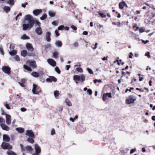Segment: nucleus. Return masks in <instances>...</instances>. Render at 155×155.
<instances>
[{
	"label": "nucleus",
	"instance_id": "16",
	"mask_svg": "<svg viewBox=\"0 0 155 155\" xmlns=\"http://www.w3.org/2000/svg\"><path fill=\"white\" fill-rule=\"evenodd\" d=\"M42 12V10L41 9H35L34 10L33 13L34 15L35 16H37L38 15L40 14Z\"/></svg>",
	"mask_w": 155,
	"mask_h": 155
},
{
	"label": "nucleus",
	"instance_id": "3",
	"mask_svg": "<svg viewBox=\"0 0 155 155\" xmlns=\"http://www.w3.org/2000/svg\"><path fill=\"white\" fill-rule=\"evenodd\" d=\"M137 99V97L134 95H131L127 99L126 102L127 104H129L134 103Z\"/></svg>",
	"mask_w": 155,
	"mask_h": 155
},
{
	"label": "nucleus",
	"instance_id": "52",
	"mask_svg": "<svg viewBox=\"0 0 155 155\" xmlns=\"http://www.w3.org/2000/svg\"><path fill=\"white\" fill-rule=\"evenodd\" d=\"M55 34L57 37L59 36L60 35L58 33V31L57 30H56L55 31Z\"/></svg>",
	"mask_w": 155,
	"mask_h": 155
},
{
	"label": "nucleus",
	"instance_id": "56",
	"mask_svg": "<svg viewBox=\"0 0 155 155\" xmlns=\"http://www.w3.org/2000/svg\"><path fill=\"white\" fill-rule=\"evenodd\" d=\"M51 135H53L55 134V131L54 129L51 130Z\"/></svg>",
	"mask_w": 155,
	"mask_h": 155
},
{
	"label": "nucleus",
	"instance_id": "18",
	"mask_svg": "<svg viewBox=\"0 0 155 155\" xmlns=\"http://www.w3.org/2000/svg\"><path fill=\"white\" fill-rule=\"evenodd\" d=\"M0 126L2 129L4 130L8 131L9 130V127L4 123L3 124H1Z\"/></svg>",
	"mask_w": 155,
	"mask_h": 155
},
{
	"label": "nucleus",
	"instance_id": "12",
	"mask_svg": "<svg viewBox=\"0 0 155 155\" xmlns=\"http://www.w3.org/2000/svg\"><path fill=\"white\" fill-rule=\"evenodd\" d=\"M26 49L30 51H32L34 50V48L32 45L29 43H27L26 44Z\"/></svg>",
	"mask_w": 155,
	"mask_h": 155
},
{
	"label": "nucleus",
	"instance_id": "55",
	"mask_svg": "<svg viewBox=\"0 0 155 155\" xmlns=\"http://www.w3.org/2000/svg\"><path fill=\"white\" fill-rule=\"evenodd\" d=\"M139 31L141 33L144 32V31L145 30L143 28H140L139 29Z\"/></svg>",
	"mask_w": 155,
	"mask_h": 155
},
{
	"label": "nucleus",
	"instance_id": "51",
	"mask_svg": "<svg viewBox=\"0 0 155 155\" xmlns=\"http://www.w3.org/2000/svg\"><path fill=\"white\" fill-rule=\"evenodd\" d=\"M5 106L7 109H8V110H9L10 109V107L9 106V105L8 104H7V103L5 105Z\"/></svg>",
	"mask_w": 155,
	"mask_h": 155
},
{
	"label": "nucleus",
	"instance_id": "20",
	"mask_svg": "<svg viewBox=\"0 0 155 155\" xmlns=\"http://www.w3.org/2000/svg\"><path fill=\"white\" fill-rule=\"evenodd\" d=\"M3 140L6 142H8L10 140L9 137L6 135L4 134L3 135Z\"/></svg>",
	"mask_w": 155,
	"mask_h": 155
},
{
	"label": "nucleus",
	"instance_id": "47",
	"mask_svg": "<svg viewBox=\"0 0 155 155\" xmlns=\"http://www.w3.org/2000/svg\"><path fill=\"white\" fill-rule=\"evenodd\" d=\"M15 46L12 45H10L9 47V48L11 51L13 50H14Z\"/></svg>",
	"mask_w": 155,
	"mask_h": 155
},
{
	"label": "nucleus",
	"instance_id": "64",
	"mask_svg": "<svg viewBox=\"0 0 155 155\" xmlns=\"http://www.w3.org/2000/svg\"><path fill=\"white\" fill-rule=\"evenodd\" d=\"M74 46L75 47H77L78 46V44L77 42H75L74 44Z\"/></svg>",
	"mask_w": 155,
	"mask_h": 155
},
{
	"label": "nucleus",
	"instance_id": "49",
	"mask_svg": "<svg viewBox=\"0 0 155 155\" xmlns=\"http://www.w3.org/2000/svg\"><path fill=\"white\" fill-rule=\"evenodd\" d=\"M76 70L80 72H82L83 71L82 69L81 68H76Z\"/></svg>",
	"mask_w": 155,
	"mask_h": 155
},
{
	"label": "nucleus",
	"instance_id": "63",
	"mask_svg": "<svg viewBox=\"0 0 155 155\" xmlns=\"http://www.w3.org/2000/svg\"><path fill=\"white\" fill-rule=\"evenodd\" d=\"M19 84L22 87H24L25 85L23 84V83H21V82H18Z\"/></svg>",
	"mask_w": 155,
	"mask_h": 155
},
{
	"label": "nucleus",
	"instance_id": "39",
	"mask_svg": "<svg viewBox=\"0 0 155 155\" xmlns=\"http://www.w3.org/2000/svg\"><path fill=\"white\" fill-rule=\"evenodd\" d=\"M138 75L139 76V81H142L144 79V78L143 77V75L140 74H138Z\"/></svg>",
	"mask_w": 155,
	"mask_h": 155
},
{
	"label": "nucleus",
	"instance_id": "53",
	"mask_svg": "<svg viewBox=\"0 0 155 155\" xmlns=\"http://www.w3.org/2000/svg\"><path fill=\"white\" fill-rule=\"evenodd\" d=\"M71 28L73 30H76L77 29V27L73 25H71Z\"/></svg>",
	"mask_w": 155,
	"mask_h": 155
},
{
	"label": "nucleus",
	"instance_id": "57",
	"mask_svg": "<svg viewBox=\"0 0 155 155\" xmlns=\"http://www.w3.org/2000/svg\"><path fill=\"white\" fill-rule=\"evenodd\" d=\"M22 15V14L21 13H20L18 14L17 16L15 17V20H17V19H18V17H19V16H21Z\"/></svg>",
	"mask_w": 155,
	"mask_h": 155
},
{
	"label": "nucleus",
	"instance_id": "38",
	"mask_svg": "<svg viewBox=\"0 0 155 155\" xmlns=\"http://www.w3.org/2000/svg\"><path fill=\"white\" fill-rule=\"evenodd\" d=\"M58 53L57 52H55L53 53V57L57 58L58 57Z\"/></svg>",
	"mask_w": 155,
	"mask_h": 155
},
{
	"label": "nucleus",
	"instance_id": "5",
	"mask_svg": "<svg viewBox=\"0 0 155 155\" xmlns=\"http://www.w3.org/2000/svg\"><path fill=\"white\" fill-rule=\"evenodd\" d=\"M34 147L35 153H33L32 155H39V153L41 151L40 147L37 144H35L34 145Z\"/></svg>",
	"mask_w": 155,
	"mask_h": 155
},
{
	"label": "nucleus",
	"instance_id": "61",
	"mask_svg": "<svg viewBox=\"0 0 155 155\" xmlns=\"http://www.w3.org/2000/svg\"><path fill=\"white\" fill-rule=\"evenodd\" d=\"M98 45V43H96L95 44V46L93 48V50L96 49L97 47V45Z\"/></svg>",
	"mask_w": 155,
	"mask_h": 155
},
{
	"label": "nucleus",
	"instance_id": "8",
	"mask_svg": "<svg viewBox=\"0 0 155 155\" xmlns=\"http://www.w3.org/2000/svg\"><path fill=\"white\" fill-rule=\"evenodd\" d=\"M111 98L112 97L111 94L110 93H107L103 94L102 99L104 101H105L107 99V97Z\"/></svg>",
	"mask_w": 155,
	"mask_h": 155
},
{
	"label": "nucleus",
	"instance_id": "34",
	"mask_svg": "<svg viewBox=\"0 0 155 155\" xmlns=\"http://www.w3.org/2000/svg\"><path fill=\"white\" fill-rule=\"evenodd\" d=\"M47 17V15L46 14H44L40 18V19L41 20H44L46 19Z\"/></svg>",
	"mask_w": 155,
	"mask_h": 155
},
{
	"label": "nucleus",
	"instance_id": "15",
	"mask_svg": "<svg viewBox=\"0 0 155 155\" xmlns=\"http://www.w3.org/2000/svg\"><path fill=\"white\" fill-rule=\"evenodd\" d=\"M36 33L39 35H41L42 33V31L40 26H38L35 30Z\"/></svg>",
	"mask_w": 155,
	"mask_h": 155
},
{
	"label": "nucleus",
	"instance_id": "24",
	"mask_svg": "<svg viewBox=\"0 0 155 155\" xmlns=\"http://www.w3.org/2000/svg\"><path fill=\"white\" fill-rule=\"evenodd\" d=\"M6 153L8 155H17L14 152L11 150H8Z\"/></svg>",
	"mask_w": 155,
	"mask_h": 155
},
{
	"label": "nucleus",
	"instance_id": "13",
	"mask_svg": "<svg viewBox=\"0 0 155 155\" xmlns=\"http://www.w3.org/2000/svg\"><path fill=\"white\" fill-rule=\"evenodd\" d=\"M47 62L49 64L53 67L56 66V63L54 60L52 59H48L47 60Z\"/></svg>",
	"mask_w": 155,
	"mask_h": 155
},
{
	"label": "nucleus",
	"instance_id": "2",
	"mask_svg": "<svg viewBox=\"0 0 155 155\" xmlns=\"http://www.w3.org/2000/svg\"><path fill=\"white\" fill-rule=\"evenodd\" d=\"M85 77L84 75L82 74L81 76L75 75L73 77V79L74 81H83L85 80Z\"/></svg>",
	"mask_w": 155,
	"mask_h": 155
},
{
	"label": "nucleus",
	"instance_id": "40",
	"mask_svg": "<svg viewBox=\"0 0 155 155\" xmlns=\"http://www.w3.org/2000/svg\"><path fill=\"white\" fill-rule=\"evenodd\" d=\"M5 122V120L2 117H0V125H1V124H3Z\"/></svg>",
	"mask_w": 155,
	"mask_h": 155
},
{
	"label": "nucleus",
	"instance_id": "41",
	"mask_svg": "<svg viewBox=\"0 0 155 155\" xmlns=\"http://www.w3.org/2000/svg\"><path fill=\"white\" fill-rule=\"evenodd\" d=\"M98 14L102 18H105L106 17V15L105 14L103 13L99 12Z\"/></svg>",
	"mask_w": 155,
	"mask_h": 155
},
{
	"label": "nucleus",
	"instance_id": "46",
	"mask_svg": "<svg viewBox=\"0 0 155 155\" xmlns=\"http://www.w3.org/2000/svg\"><path fill=\"white\" fill-rule=\"evenodd\" d=\"M139 28V27H137L136 25H135L133 26V28L136 31Z\"/></svg>",
	"mask_w": 155,
	"mask_h": 155
},
{
	"label": "nucleus",
	"instance_id": "25",
	"mask_svg": "<svg viewBox=\"0 0 155 155\" xmlns=\"http://www.w3.org/2000/svg\"><path fill=\"white\" fill-rule=\"evenodd\" d=\"M6 3L11 5H13L15 3V1L14 0H9Z\"/></svg>",
	"mask_w": 155,
	"mask_h": 155
},
{
	"label": "nucleus",
	"instance_id": "35",
	"mask_svg": "<svg viewBox=\"0 0 155 155\" xmlns=\"http://www.w3.org/2000/svg\"><path fill=\"white\" fill-rule=\"evenodd\" d=\"M24 68L26 69V70L29 71H31L32 69L31 68L25 65H24Z\"/></svg>",
	"mask_w": 155,
	"mask_h": 155
},
{
	"label": "nucleus",
	"instance_id": "28",
	"mask_svg": "<svg viewBox=\"0 0 155 155\" xmlns=\"http://www.w3.org/2000/svg\"><path fill=\"white\" fill-rule=\"evenodd\" d=\"M25 149L27 151L29 152L32 151L33 150V149L32 147L30 146H26L25 147Z\"/></svg>",
	"mask_w": 155,
	"mask_h": 155
},
{
	"label": "nucleus",
	"instance_id": "50",
	"mask_svg": "<svg viewBox=\"0 0 155 155\" xmlns=\"http://www.w3.org/2000/svg\"><path fill=\"white\" fill-rule=\"evenodd\" d=\"M87 92L89 93L90 95H91L92 93V90L90 89H88L87 90Z\"/></svg>",
	"mask_w": 155,
	"mask_h": 155
},
{
	"label": "nucleus",
	"instance_id": "45",
	"mask_svg": "<svg viewBox=\"0 0 155 155\" xmlns=\"http://www.w3.org/2000/svg\"><path fill=\"white\" fill-rule=\"evenodd\" d=\"M87 70L88 71V72H89L90 74H93V72L92 70L91 69L89 68H87Z\"/></svg>",
	"mask_w": 155,
	"mask_h": 155
},
{
	"label": "nucleus",
	"instance_id": "44",
	"mask_svg": "<svg viewBox=\"0 0 155 155\" xmlns=\"http://www.w3.org/2000/svg\"><path fill=\"white\" fill-rule=\"evenodd\" d=\"M55 71L57 72L58 74H60V71L58 67H56L55 68Z\"/></svg>",
	"mask_w": 155,
	"mask_h": 155
},
{
	"label": "nucleus",
	"instance_id": "10",
	"mask_svg": "<svg viewBox=\"0 0 155 155\" xmlns=\"http://www.w3.org/2000/svg\"><path fill=\"white\" fill-rule=\"evenodd\" d=\"M57 79L54 76H49L48 78L46 79V81L49 83H51L52 81L55 82L57 81Z\"/></svg>",
	"mask_w": 155,
	"mask_h": 155
},
{
	"label": "nucleus",
	"instance_id": "48",
	"mask_svg": "<svg viewBox=\"0 0 155 155\" xmlns=\"http://www.w3.org/2000/svg\"><path fill=\"white\" fill-rule=\"evenodd\" d=\"M64 28L63 25H61L58 28V29L59 30H62Z\"/></svg>",
	"mask_w": 155,
	"mask_h": 155
},
{
	"label": "nucleus",
	"instance_id": "54",
	"mask_svg": "<svg viewBox=\"0 0 155 155\" xmlns=\"http://www.w3.org/2000/svg\"><path fill=\"white\" fill-rule=\"evenodd\" d=\"M145 56H147L148 58H150V53L149 52H147V53H146L145 54Z\"/></svg>",
	"mask_w": 155,
	"mask_h": 155
},
{
	"label": "nucleus",
	"instance_id": "29",
	"mask_svg": "<svg viewBox=\"0 0 155 155\" xmlns=\"http://www.w3.org/2000/svg\"><path fill=\"white\" fill-rule=\"evenodd\" d=\"M34 138L30 137L28 138L27 141L30 143H33L34 142V140L33 139Z\"/></svg>",
	"mask_w": 155,
	"mask_h": 155
},
{
	"label": "nucleus",
	"instance_id": "43",
	"mask_svg": "<svg viewBox=\"0 0 155 155\" xmlns=\"http://www.w3.org/2000/svg\"><path fill=\"white\" fill-rule=\"evenodd\" d=\"M14 58L17 61H19L20 60V58L19 56L17 55H16L14 57Z\"/></svg>",
	"mask_w": 155,
	"mask_h": 155
},
{
	"label": "nucleus",
	"instance_id": "4",
	"mask_svg": "<svg viewBox=\"0 0 155 155\" xmlns=\"http://www.w3.org/2000/svg\"><path fill=\"white\" fill-rule=\"evenodd\" d=\"M33 86L32 91L33 94H38V93L41 91L40 87L35 84H33Z\"/></svg>",
	"mask_w": 155,
	"mask_h": 155
},
{
	"label": "nucleus",
	"instance_id": "60",
	"mask_svg": "<svg viewBox=\"0 0 155 155\" xmlns=\"http://www.w3.org/2000/svg\"><path fill=\"white\" fill-rule=\"evenodd\" d=\"M136 150V149H132L130 151V153L132 154Z\"/></svg>",
	"mask_w": 155,
	"mask_h": 155
},
{
	"label": "nucleus",
	"instance_id": "22",
	"mask_svg": "<svg viewBox=\"0 0 155 155\" xmlns=\"http://www.w3.org/2000/svg\"><path fill=\"white\" fill-rule=\"evenodd\" d=\"M3 10L6 13H8L10 11V8L8 6H5L3 8Z\"/></svg>",
	"mask_w": 155,
	"mask_h": 155
},
{
	"label": "nucleus",
	"instance_id": "32",
	"mask_svg": "<svg viewBox=\"0 0 155 155\" xmlns=\"http://www.w3.org/2000/svg\"><path fill=\"white\" fill-rule=\"evenodd\" d=\"M125 3L124 2H120L119 4V7L120 9H123Z\"/></svg>",
	"mask_w": 155,
	"mask_h": 155
},
{
	"label": "nucleus",
	"instance_id": "58",
	"mask_svg": "<svg viewBox=\"0 0 155 155\" xmlns=\"http://www.w3.org/2000/svg\"><path fill=\"white\" fill-rule=\"evenodd\" d=\"M28 3L27 2H26L25 4H22L21 5V6L24 8L26 7V5H28Z\"/></svg>",
	"mask_w": 155,
	"mask_h": 155
},
{
	"label": "nucleus",
	"instance_id": "9",
	"mask_svg": "<svg viewBox=\"0 0 155 155\" xmlns=\"http://www.w3.org/2000/svg\"><path fill=\"white\" fill-rule=\"evenodd\" d=\"M26 63L33 68H35L36 67L35 62L34 61L28 60L27 61Z\"/></svg>",
	"mask_w": 155,
	"mask_h": 155
},
{
	"label": "nucleus",
	"instance_id": "1",
	"mask_svg": "<svg viewBox=\"0 0 155 155\" xmlns=\"http://www.w3.org/2000/svg\"><path fill=\"white\" fill-rule=\"evenodd\" d=\"M24 20L25 23L23 25V30H29L33 26L34 24L40 26V23L37 20H34L33 17L30 15H26Z\"/></svg>",
	"mask_w": 155,
	"mask_h": 155
},
{
	"label": "nucleus",
	"instance_id": "27",
	"mask_svg": "<svg viewBox=\"0 0 155 155\" xmlns=\"http://www.w3.org/2000/svg\"><path fill=\"white\" fill-rule=\"evenodd\" d=\"M21 56L25 57L27 54V52L26 50H23L21 51Z\"/></svg>",
	"mask_w": 155,
	"mask_h": 155
},
{
	"label": "nucleus",
	"instance_id": "30",
	"mask_svg": "<svg viewBox=\"0 0 155 155\" xmlns=\"http://www.w3.org/2000/svg\"><path fill=\"white\" fill-rule=\"evenodd\" d=\"M65 103L66 104L69 106H72V104L70 100L68 99H66L65 100Z\"/></svg>",
	"mask_w": 155,
	"mask_h": 155
},
{
	"label": "nucleus",
	"instance_id": "31",
	"mask_svg": "<svg viewBox=\"0 0 155 155\" xmlns=\"http://www.w3.org/2000/svg\"><path fill=\"white\" fill-rule=\"evenodd\" d=\"M49 15L51 17H54L55 15V13L52 11H49L48 12Z\"/></svg>",
	"mask_w": 155,
	"mask_h": 155
},
{
	"label": "nucleus",
	"instance_id": "21",
	"mask_svg": "<svg viewBox=\"0 0 155 155\" xmlns=\"http://www.w3.org/2000/svg\"><path fill=\"white\" fill-rule=\"evenodd\" d=\"M16 130L18 133H23L24 132V129L21 127L17 128Z\"/></svg>",
	"mask_w": 155,
	"mask_h": 155
},
{
	"label": "nucleus",
	"instance_id": "6",
	"mask_svg": "<svg viewBox=\"0 0 155 155\" xmlns=\"http://www.w3.org/2000/svg\"><path fill=\"white\" fill-rule=\"evenodd\" d=\"M2 70L5 73L8 75L10 74L11 68L8 66H3L2 68Z\"/></svg>",
	"mask_w": 155,
	"mask_h": 155
},
{
	"label": "nucleus",
	"instance_id": "17",
	"mask_svg": "<svg viewBox=\"0 0 155 155\" xmlns=\"http://www.w3.org/2000/svg\"><path fill=\"white\" fill-rule=\"evenodd\" d=\"M51 33L50 32H47L46 34V39L48 42L50 41L51 40L50 35Z\"/></svg>",
	"mask_w": 155,
	"mask_h": 155
},
{
	"label": "nucleus",
	"instance_id": "14",
	"mask_svg": "<svg viewBox=\"0 0 155 155\" xmlns=\"http://www.w3.org/2000/svg\"><path fill=\"white\" fill-rule=\"evenodd\" d=\"M26 134L28 136L32 137L35 138L34 134L32 130H28L26 131Z\"/></svg>",
	"mask_w": 155,
	"mask_h": 155
},
{
	"label": "nucleus",
	"instance_id": "62",
	"mask_svg": "<svg viewBox=\"0 0 155 155\" xmlns=\"http://www.w3.org/2000/svg\"><path fill=\"white\" fill-rule=\"evenodd\" d=\"M26 109L24 107H22L21 108V110L22 112H25L26 110Z\"/></svg>",
	"mask_w": 155,
	"mask_h": 155
},
{
	"label": "nucleus",
	"instance_id": "36",
	"mask_svg": "<svg viewBox=\"0 0 155 155\" xmlns=\"http://www.w3.org/2000/svg\"><path fill=\"white\" fill-rule=\"evenodd\" d=\"M21 38L22 39H29V37L26 36L25 34H24L23 35V36L21 37Z\"/></svg>",
	"mask_w": 155,
	"mask_h": 155
},
{
	"label": "nucleus",
	"instance_id": "23",
	"mask_svg": "<svg viewBox=\"0 0 155 155\" xmlns=\"http://www.w3.org/2000/svg\"><path fill=\"white\" fill-rule=\"evenodd\" d=\"M31 75L34 77L38 78L39 76V74L36 72H33L31 73Z\"/></svg>",
	"mask_w": 155,
	"mask_h": 155
},
{
	"label": "nucleus",
	"instance_id": "26",
	"mask_svg": "<svg viewBox=\"0 0 155 155\" xmlns=\"http://www.w3.org/2000/svg\"><path fill=\"white\" fill-rule=\"evenodd\" d=\"M9 53L11 56H14L17 54V51L16 50H12Z\"/></svg>",
	"mask_w": 155,
	"mask_h": 155
},
{
	"label": "nucleus",
	"instance_id": "11",
	"mask_svg": "<svg viewBox=\"0 0 155 155\" xmlns=\"http://www.w3.org/2000/svg\"><path fill=\"white\" fill-rule=\"evenodd\" d=\"M6 123L8 125H10L11 123V116L10 115L5 114Z\"/></svg>",
	"mask_w": 155,
	"mask_h": 155
},
{
	"label": "nucleus",
	"instance_id": "59",
	"mask_svg": "<svg viewBox=\"0 0 155 155\" xmlns=\"http://www.w3.org/2000/svg\"><path fill=\"white\" fill-rule=\"evenodd\" d=\"M52 24L54 25H57V22L56 21H54L52 22Z\"/></svg>",
	"mask_w": 155,
	"mask_h": 155
},
{
	"label": "nucleus",
	"instance_id": "7",
	"mask_svg": "<svg viewBox=\"0 0 155 155\" xmlns=\"http://www.w3.org/2000/svg\"><path fill=\"white\" fill-rule=\"evenodd\" d=\"M1 146L2 148L4 149H8L10 150L12 148V146L7 143L3 142L2 143Z\"/></svg>",
	"mask_w": 155,
	"mask_h": 155
},
{
	"label": "nucleus",
	"instance_id": "42",
	"mask_svg": "<svg viewBox=\"0 0 155 155\" xmlns=\"http://www.w3.org/2000/svg\"><path fill=\"white\" fill-rule=\"evenodd\" d=\"M51 44H50L48 43L47 44L45 47V49L47 50L49 48H50V47H51Z\"/></svg>",
	"mask_w": 155,
	"mask_h": 155
},
{
	"label": "nucleus",
	"instance_id": "19",
	"mask_svg": "<svg viewBox=\"0 0 155 155\" xmlns=\"http://www.w3.org/2000/svg\"><path fill=\"white\" fill-rule=\"evenodd\" d=\"M56 46L58 47H61L62 45V42L59 40L57 41L55 43Z\"/></svg>",
	"mask_w": 155,
	"mask_h": 155
},
{
	"label": "nucleus",
	"instance_id": "33",
	"mask_svg": "<svg viewBox=\"0 0 155 155\" xmlns=\"http://www.w3.org/2000/svg\"><path fill=\"white\" fill-rule=\"evenodd\" d=\"M54 97H55L59 96V93L58 91H54Z\"/></svg>",
	"mask_w": 155,
	"mask_h": 155
},
{
	"label": "nucleus",
	"instance_id": "37",
	"mask_svg": "<svg viewBox=\"0 0 155 155\" xmlns=\"http://www.w3.org/2000/svg\"><path fill=\"white\" fill-rule=\"evenodd\" d=\"M112 24L114 25H116L118 27H120L121 25V23L120 22H113Z\"/></svg>",
	"mask_w": 155,
	"mask_h": 155
}]
</instances>
